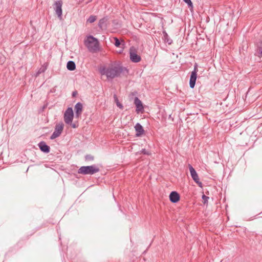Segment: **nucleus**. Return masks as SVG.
<instances>
[{"mask_svg": "<svg viewBox=\"0 0 262 262\" xmlns=\"http://www.w3.org/2000/svg\"><path fill=\"white\" fill-rule=\"evenodd\" d=\"M100 73L102 75H105L108 79H113L119 77L121 73L125 75H128V70L123 67L120 62L115 61L110 64L107 67L100 68Z\"/></svg>", "mask_w": 262, "mask_h": 262, "instance_id": "obj_1", "label": "nucleus"}, {"mask_svg": "<svg viewBox=\"0 0 262 262\" xmlns=\"http://www.w3.org/2000/svg\"><path fill=\"white\" fill-rule=\"evenodd\" d=\"M85 45L91 52H96L99 50V42L98 40L92 35L88 36L86 40L84 41Z\"/></svg>", "mask_w": 262, "mask_h": 262, "instance_id": "obj_2", "label": "nucleus"}, {"mask_svg": "<svg viewBox=\"0 0 262 262\" xmlns=\"http://www.w3.org/2000/svg\"><path fill=\"white\" fill-rule=\"evenodd\" d=\"M100 171L98 166L95 164L90 166H83L78 169V173L83 175H93Z\"/></svg>", "mask_w": 262, "mask_h": 262, "instance_id": "obj_3", "label": "nucleus"}, {"mask_svg": "<svg viewBox=\"0 0 262 262\" xmlns=\"http://www.w3.org/2000/svg\"><path fill=\"white\" fill-rule=\"evenodd\" d=\"M74 117V113L72 107H69L64 113V121L67 124H71Z\"/></svg>", "mask_w": 262, "mask_h": 262, "instance_id": "obj_4", "label": "nucleus"}, {"mask_svg": "<svg viewBox=\"0 0 262 262\" xmlns=\"http://www.w3.org/2000/svg\"><path fill=\"white\" fill-rule=\"evenodd\" d=\"M188 168L190 172V175L193 181L198 185L200 187L202 188L203 184L200 181L198 174L194 168L190 164H188Z\"/></svg>", "mask_w": 262, "mask_h": 262, "instance_id": "obj_5", "label": "nucleus"}, {"mask_svg": "<svg viewBox=\"0 0 262 262\" xmlns=\"http://www.w3.org/2000/svg\"><path fill=\"white\" fill-rule=\"evenodd\" d=\"M64 125L62 122L56 124L55 127V130L50 137L51 140H53L59 137L63 129Z\"/></svg>", "mask_w": 262, "mask_h": 262, "instance_id": "obj_6", "label": "nucleus"}, {"mask_svg": "<svg viewBox=\"0 0 262 262\" xmlns=\"http://www.w3.org/2000/svg\"><path fill=\"white\" fill-rule=\"evenodd\" d=\"M62 1L61 0H59L56 1L53 4L54 9L55 10L56 13L57 15L58 18H59L60 19L61 18V16L62 14Z\"/></svg>", "mask_w": 262, "mask_h": 262, "instance_id": "obj_7", "label": "nucleus"}, {"mask_svg": "<svg viewBox=\"0 0 262 262\" xmlns=\"http://www.w3.org/2000/svg\"><path fill=\"white\" fill-rule=\"evenodd\" d=\"M129 58L130 60L134 63H138L141 60V56L137 54L135 50L133 52L132 48L130 49Z\"/></svg>", "mask_w": 262, "mask_h": 262, "instance_id": "obj_8", "label": "nucleus"}, {"mask_svg": "<svg viewBox=\"0 0 262 262\" xmlns=\"http://www.w3.org/2000/svg\"><path fill=\"white\" fill-rule=\"evenodd\" d=\"M75 117L77 118H79L82 113L83 111V105L81 102H78L76 104L74 107Z\"/></svg>", "mask_w": 262, "mask_h": 262, "instance_id": "obj_9", "label": "nucleus"}, {"mask_svg": "<svg viewBox=\"0 0 262 262\" xmlns=\"http://www.w3.org/2000/svg\"><path fill=\"white\" fill-rule=\"evenodd\" d=\"M169 198L171 202L176 203L180 201V195L177 191H173L170 193Z\"/></svg>", "mask_w": 262, "mask_h": 262, "instance_id": "obj_10", "label": "nucleus"}, {"mask_svg": "<svg viewBox=\"0 0 262 262\" xmlns=\"http://www.w3.org/2000/svg\"><path fill=\"white\" fill-rule=\"evenodd\" d=\"M134 104L136 105V112L137 113H139L140 112H142L143 109V106L142 102L138 98V97H136L134 99Z\"/></svg>", "mask_w": 262, "mask_h": 262, "instance_id": "obj_11", "label": "nucleus"}, {"mask_svg": "<svg viewBox=\"0 0 262 262\" xmlns=\"http://www.w3.org/2000/svg\"><path fill=\"white\" fill-rule=\"evenodd\" d=\"M38 146L40 150L44 153L48 154L50 151V146H48L45 141L40 142L38 143Z\"/></svg>", "mask_w": 262, "mask_h": 262, "instance_id": "obj_12", "label": "nucleus"}, {"mask_svg": "<svg viewBox=\"0 0 262 262\" xmlns=\"http://www.w3.org/2000/svg\"><path fill=\"white\" fill-rule=\"evenodd\" d=\"M196 78L197 73H195V71H192L191 73L189 80V86L191 89H193L194 88L196 80Z\"/></svg>", "mask_w": 262, "mask_h": 262, "instance_id": "obj_13", "label": "nucleus"}, {"mask_svg": "<svg viewBox=\"0 0 262 262\" xmlns=\"http://www.w3.org/2000/svg\"><path fill=\"white\" fill-rule=\"evenodd\" d=\"M135 129L136 132V137H140L144 134L145 131L143 127L139 123H137L135 125Z\"/></svg>", "mask_w": 262, "mask_h": 262, "instance_id": "obj_14", "label": "nucleus"}, {"mask_svg": "<svg viewBox=\"0 0 262 262\" xmlns=\"http://www.w3.org/2000/svg\"><path fill=\"white\" fill-rule=\"evenodd\" d=\"M108 20L107 16H105L100 19L99 21L98 26L101 29H106L107 27L106 23Z\"/></svg>", "mask_w": 262, "mask_h": 262, "instance_id": "obj_15", "label": "nucleus"}, {"mask_svg": "<svg viewBox=\"0 0 262 262\" xmlns=\"http://www.w3.org/2000/svg\"><path fill=\"white\" fill-rule=\"evenodd\" d=\"M163 40L164 42L167 43L168 45H171L172 43V40L169 37L167 32L164 30L163 31Z\"/></svg>", "mask_w": 262, "mask_h": 262, "instance_id": "obj_16", "label": "nucleus"}, {"mask_svg": "<svg viewBox=\"0 0 262 262\" xmlns=\"http://www.w3.org/2000/svg\"><path fill=\"white\" fill-rule=\"evenodd\" d=\"M113 39L114 40V42H113V43L116 47L123 48V46H124V42L123 40L121 41V40H120L119 39H118L117 37H114Z\"/></svg>", "mask_w": 262, "mask_h": 262, "instance_id": "obj_17", "label": "nucleus"}, {"mask_svg": "<svg viewBox=\"0 0 262 262\" xmlns=\"http://www.w3.org/2000/svg\"><path fill=\"white\" fill-rule=\"evenodd\" d=\"M255 54L259 57H262V42L257 46Z\"/></svg>", "mask_w": 262, "mask_h": 262, "instance_id": "obj_18", "label": "nucleus"}, {"mask_svg": "<svg viewBox=\"0 0 262 262\" xmlns=\"http://www.w3.org/2000/svg\"><path fill=\"white\" fill-rule=\"evenodd\" d=\"M67 68L70 71H74L76 69L75 63L73 61H69L67 64Z\"/></svg>", "mask_w": 262, "mask_h": 262, "instance_id": "obj_19", "label": "nucleus"}, {"mask_svg": "<svg viewBox=\"0 0 262 262\" xmlns=\"http://www.w3.org/2000/svg\"><path fill=\"white\" fill-rule=\"evenodd\" d=\"M47 65H45L44 64V65H43L38 70V71L36 72V76H38L39 75V74H40L41 73H43L46 71V70H47Z\"/></svg>", "mask_w": 262, "mask_h": 262, "instance_id": "obj_20", "label": "nucleus"}, {"mask_svg": "<svg viewBox=\"0 0 262 262\" xmlns=\"http://www.w3.org/2000/svg\"><path fill=\"white\" fill-rule=\"evenodd\" d=\"M114 98L115 102L116 103L117 106L119 107L120 109L123 110V105L119 101V100L118 99V97L116 94L114 95Z\"/></svg>", "mask_w": 262, "mask_h": 262, "instance_id": "obj_21", "label": "nucleus"}, {"mask_svg": "<svg viewBox=\"0 0 262 262\" xmlns=\"http://www.w3.org/2000/svg\"><path fill=\"white\" fill-rule=\"evenodd\" d=\"M186 4H187L188 7L191 10L193 9V4L191 0H183Z\"/></svg>", "mask_w": 262, "mask_h": 262, "instance_id": "obj_22", "label": "nucleus"}, {"mask_svg": "<svg viewBox=\"0 0 262 262\" xmlns=\"http://www.w3.org/2000/svg\"><path fill=\"white\" fill-rule=\"evenodd\" d=\"M84 159L86 161H92L94 160V157L91 155H86Z\"/></svg>", "mask_w": 262, "mask_h": 262, "instance_id": "obj_23", "label": "nucleus"}, {"mask_svg": "<svg viewBox=\"0 0 262 262\" xmlns=\"http://www.w3.org/2000/svg\"><path fill=\"white\" fill-rule=\"evenodd\" d=\"M96 16L91 15L87 19V23H93L96 20Z\"/></svg>", "mask_w": 262, "mask_h": 262, "instance_id": "obj_24", "label": "nucleus"}, {"mask_svg": "<svg viewBox=\"0 0 262 262\" xmlns=\"http://www.w3.org/2000/svg\"><path fill=\"white\" fill-rule=\"evenodd\" d=\"M202 199L203 200V203L204 204H208V201L209 199V198L205 194H203L202 196Z\"/></svg>", "mask_w": 262, "mask_h": 262, "instance_id": "obj_25", "label": "nucleus"}, {"mask_svg": "<svg viewBox=\"0 0 262 262\" xmlns=\"http://www.w3.org/2000/svg\"><path fill=\"white\" fill-rule=\"evenodd\" d=\"M141 152L144 155H150V153L149 151H147L145 149H142L141 150Z\"/></svg>", "mask_w": 262, "mask_h": 262, "instance_id": "obj_26", "label": "nucleus"}, {"mask_svg": "<svg viewBox=\"0 0 262 262\" xmlns=\"http://www.w3.org/2000/svg\"><path fill=\"white\" fill-rule=\"evenodd\" d=\"M69 125H70L74 128H77L78 126V125L75 123H72V122L71 124H70Z\"/></svg>", "mask_w": 262, "mask_h": 262, "instance_id": "obj_27", "label": "nucleus"}, {"mask_svg": "<svg viewBox=\"0 0 262 262\" xmlns=\"http://www.w3.org/2000/svg\"><path fill=\"white\" fill-rule=\"evenodd\" d=\"M193 71H195V73H197L198 70V64L195 63L194 65V69Z\"/></svg>", "mask_w": 262, "mask_h": 262, "instance_id": "obj_28", "label": "nucleus"}, {"mask_svg": "<svg viewBox=\"0 0 262 262\" xmlns=\"http://www.w3.org/2000/svg\"><path fill=\"white\" fill-rule=\"evenodd\" d=\"M77 94L78 93L77 91H75L73 92L72 95L73 97H75L77 95Z\"/></svg>", "mask_w": 262, "mask_h": 262, "instance_id": "obj_29", "label": "nucleus"}, {"mask_svg": "<svg viewBox=\"0 0 262 262\" xmlns=\"http://www.w3.org/2000/svg\"><path fill=\"white\" fill-rule=\"evenodd\" d=\"M10 252V251H9L8 252H7L5 255V257H6V256H7L9 254V253Z\"/></svg>", "mask_w": 262, "mask_h": 262, "instance_id": "obj_30", "label": "nucleus"}]
</instances>
